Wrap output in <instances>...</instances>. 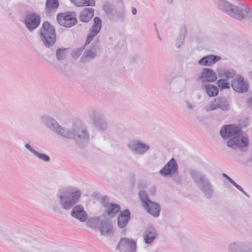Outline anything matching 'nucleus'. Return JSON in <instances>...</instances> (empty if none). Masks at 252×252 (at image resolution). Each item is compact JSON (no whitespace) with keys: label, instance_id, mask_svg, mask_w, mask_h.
I'll return each mask as SVG.
<instances>
[{"label":"nucleus","instance_id":"obj_1","mask_svg":"<svg viewBox=\"0 0 252 252\" xmlns=\"http://www.w3.org/2000/svg\"><path fill=\"white\" fill-rule=\"evenodd\" d=\"M39 37L43 45L54 51V45L57 41V34L55 27L48 21L44 22L39 31Z\"/></svg>","mask_w":252,"mask_h":252},{"label":"nucleus","instance_id":"obj_2","mask_svg":"<svg viewBox=\"0 0 252 252\" xmlns=\"http://www.w3.org/2000/svg\"><path fill=\"white\" fill-rule=\"evenodd\" d=\"M217 7L221 11L238 20L244 19L243 9L226 0H213Z\"/></svg>","mask_w":252,"mask_h":252},{"label":"nucleus","instance_id":"obj_3","mask_svg":"<svg viewBox=\"0 0 252 252\" xmlns=\"http://www.w3.org/2000/svg\"><path fill=\"white\" fill-rule=\"evenodd\" d=\"M56 19L59 25L65 28H71L78 23L75 11L59 13L57 15Z\"/></svg>","mask_w":252,"mask_h":252},{"label":"nucleus","instance_id":"obj_4","mask_svg":"<svg viewBox=\"0 0 252 252\" xmlns=\"http://www.w3.org/2000/svg\"><path fill=\"white\" fill-rule=\"evenodd\" d=\"M41 23L39 15L35 12L28 11L24 17V24L27 29L32 32L35 30Z\"/></svg>","mask_w":252,"mask_h":252},{"label":"nucleus","instance_id":"obj_5","mask_svg":"<svg viewBox=\"0 0 252 252\" xmlns=\"http://www.w3.org/2000/svg\"><path fill=\"white\" fill-rule=\"evenodd\" d=\"M80 192L78 189H74L71 192H63L60 195L62 202H63L65 198H67V201L63 203V207L65 209H68L75 203L77 200L80 197Z\"/></svg>","mask_w":252,"mask_h":252},{"label":"nucleus","instance_id":"obj_6","mask_svg":"<svg viewBox=\"0 0 252 252\" xmlns=\"http://www.w3.org/2000/svg\"><path fill=\"white\" fill-rule=\"evenodd\" d=\"M139 195L144 207L148 213L155 217L158 216L160 212L159 206L157 204L150 200L144 192H140Z\"/></svg>","mask_w":252,"mask_h":252},{"label":"nucleus","instance_id":"obj_7","mask_svg":"<svg viewBox=\"0 0 252 252\" xmlns=\"http://www.w3.org/2000/svg\"><path fill=\"white\" fill-rule=\"evenodd\" d=\"M249 143V141L248 137L241 133L237 136L228 140L227 144L230 148H238L241 150H244L248 146Z\"/></svg>","mask_w":252,"mask_h":252},{"label":"nucleus","instance_id":"obj_8","mask_svg":"<svg viewBox=\"0 0 252 252\" xmlns=\"http://www.w3.org/2000/svg\"><path fill=\"white\" fill-rule=\"evenodd\" d=\"M231 86L233 90L239 93H244L248 92L249 85L244 80V77L237 75L231 81Z\"/></svg>","mask_w":252,"mask_h":252},{"label":"nucleus","instance_id":"obj_9","mask_svg":"<svg viewBox=\"0 0 252 252\" xmlns=\"http://www.w3.org/2000/svg\"><path fill=\"white\" fill-rule=\"evenodd\" d=\"M241 133V129L238 126L234 125H226L220 130L221 136L225 139L234 138Z\"/></svg>","mask_w":252,"mask_h":252},{"label":"nucleus","instance_id":"obj_10","mask_svg":"<svg viewBox=\"0 0 252 252\" xmlns=\"http://www.w3.org/2000/svg\"><path fill=\"white\" fill-rule=\"evenodd\" d=\"M210 108V110H215L217 109H220L221 110H229L230 109V106L225 97L219 96L211 102Z\"/></svg>","mask_w":252,"mask_h":252},{"label":"nucleus","instance_id":"obj_11","mask_svg":"<svg viewBox=\"0 0 252 252\" xmlns=\"http://www.w3.org/2000/svg\"><path fill=\"white\" fill-rule=\"evenodd\" d=\"M199 79L202 80L203 83L208 84V82H214L217 79L216 72L212 69L205 68L202 70Z\"/></svg>","mask_w":252,"mask_h":252},{"label":"nucleus","instance_id":"obj_12","mask_svg":"<svg viewBox=\"0 0 252 252\" xmlns=\"http://www.w3.org/2000/svg\"><path fill=\"white\" fill-rule=\"evenodd\" d=\"M117 249L120 251L125 250L129 252H133L136 250V243L132 239L123 238L121 239Z\"/></svg>","mask_w":252,"mask_h":252},{"label":"nucleus","instance_id":"obj_13","mask_svg":"<svg viewBox=\"0 0 252 252\" xmlns=\"http://www.w3.org/2000/svg\"><path fill=\"white\" fill-rule=\"evenodd\" d=\"M221 58L215 55L204 56L198 61V64L202 66H211L220 61Z\"/></svg>","mask_w":252,"mask_h":252},{"label":"nucleus","instance_id":"obj_14","mask_svg":"<svg viewBox=\"0 0 252 252\" xmlns=\"http://www.w3.org/2000/svg\"><path fill=\"white\" fill-rule=\"evenodd\" d=\"M59 6L58 0H46L45 5V13L47 17L55 13Z\"/></svg>","mask_w":252,"mask_h":252},{"label":"nucleus","instance_id":"obj_15","mask_svg":"<svg viewBox=\"0 0 252 252\" xmlns=\"http://www.w3.org/2000/svg\"><path fill=\"white\" fill-rule=\"evenodd\" d=\"M94 11L92 8H84L79 13V20L83 23H89L94 15Z\"/></svg>","mask_w":252,"mask_h":252},{"label":"nucleus","instance_id":"obj_16","mask_svg":"<svg viewBox=\"0 0 252 252\" xmlns=\"http://www.w3.org/2000/svg\"><path fill=\"white\" fill-rule=\"evenodd\" d=\"M177 169V164L173 158H172L161 170L162 175H168L175 172Z\"/></svg>","mask_w":252,"mask_h":252},{"label":"nucleus","instance_id":"obj_17","mask_svg":"<svg viewBox=\"0 0 252 252\" xmlns=\"http://www.w3.org/2000/svg\"><path fill=\"white\" fill-rule=\"evenodd\" d=\"M71 215L81 221H84L87 219V215L81 206H75L72 209Z\"/></svg>","mask_w":252,"mask_h":252},{"label":"nucleus","instance_id":"obj_18","mask_svg":"<svg viewBox=\"0 0 252 252\" xmlns=\"http://www.w3.org/2000/svg\"><path fill=\"white\" fill-rule=\"evenodd\" d=\"M202 89H204L207 94L209 97L217 96L219 93V89L218 87L214 85L203 83L201 85Z\"/></svg>","mask_w":252,"mask_h":252},{"label":"nucleus","instance_id":"obj_19","mask_svg":"<svg viewBox=\"0 0 252 252\" xmlns=\"http://www.w3.org/2000/svg\"><path fill=\"white\" fill-rule=\"evenodd\" d=\"M219 77L220 78H225L224 79H233L236 75V71L233 69H227L224 68H220L217 70Z\"/></svg>","mask_w":252,"mask_h":252},{"label":"nucleus","instance_id":"obj_20","mask_svg":"<svg viewBox=\"0 0 252 252\" xmlns=\"http://www.w3.org/2000/svg\"><path fill=\"white\" fill-rule=\"evenodd\" d=\"M130 219V212L128 210L121 213L118 219V224L120 227H125Z\"/></svg>","mask_w":252,"mask_h":252},{"label":"nucleus","instance_id":"obj_21","mask_svg":"<svg viewBox=\"0 0 252 252\" xmlns=\"http://www.w3.org/2000/svg\"><path fill=\"white\" fill-rule=\"evenodd\" d=\"M96 55V53L92 50L88 49L85 51L83 55L80 58V62L82 63L89 62L91 60L94 59Z\"/></svg>","mask_w":252,"mask_h":252},{"label":"nucleus","instance_id":"obj_22","mask_svg":"<svg viewBox=\"0 0 252 252\" xmlns=\"http://www.w3.org/2000/svg\"><path fill=\"white\" fill-rule=\"evenodd\" d=\"M69 48L58 47L56 50V57L58 61H62L64 60L67 55Z\"/></svg>","mask_w":252,"mask_h":252},{"label":"nucleus","instance_id":"obj_23","mask_svg":"<svg viewBox=\"0 0 252 252\" xmlns=\"http://www.w3.org/2000/svg\"><path fill=\"white\" fill-rule=\"evenodd\" d=\"M186 34V25L183 24L182 25L179 35L176 39V46L178 48H180L181 45L183 43Z\"/></svg>","mask_w":252,"mask_h":252},{"label":"nucleus","instance_id":"obj_24","mask_svg":"<svg viewBox=\"0 0 252 252\" xmlns=\"http://www.w3.org/2000/svg\"><path fill=\"white\" fill-rule=\"evenodd\" d=\"M70 1L74 3L78 7L82 6H94L95 4V2L94 0H70Z\"/></svg>","mask_w":252,"mask_h":252},{"label":"nucleus","instance_id":"obj_25","mask_svg":"<svg viewBox=\"0 0 252 252\" xmlns=\"http://www.w3.org/2000/svg\"><path fill=\"white\" fill-rule=\"evenodd\" d=\"M102 22L101 19L98 17H95L93 20V25L90 28V31L92 32L99 33L101 28Z\"/></svg>","mask_w":252,"mask_h":252},{"label":"nucleus","instance_id":"obj_26","mask_svg":"<svg viewBox=\"0 0 252 252\" xmlns=\"http://www.w3.org/2000/svg\"><path fill=\"white\" fill-rule=\"evenodd\" d=\"M121 5L120 6L119 8L116 9L115 14L117 18L119 19L120 21L124 22L126 12L125 8L123 2V0H121Z\"/></svg>","mask_w":252,"mask_h":252},{"label":"nucleus","instance_id":"obj_27","mask_svg":"<svg viewBox=\"0 0 252 252\" xmlns=\"http://www.w3.org/2000/svg\"><path fill=\"white\" fill-rule=\"evenodd\" d=\"M155 237V230L152 228H149L148 229L145 233V241L147 244L151 243Z\"/></svg>","mask_w":252,"mask_h":252},{"label":"nucleus","instance_id":"obj_28","mask_svg":"<svg viewBox=\"0 0 252 252\" xmlns=\"http://www.w3.org/2000/svg\"><path fill=\"white\" fill-rule=\"evenodd\" d=\"M102 9L110 20H113L114 18L113 10L111 5L108 3L103 4Z\"/></svg>","mask_w":252,"mask_h":252},{"label":"nucleus","instance_id":"obj_29","mask_svg":"<svg viewBox=\"0 0 252 252\" xmlns=\"http://www.w3.org/2000/svg\"><path fill=\"white\" fill-rule=\"evenodd\" d=\"M217 84L220 90L229 89L231 86L227 80L222 78L218 80Z\"/></svg>","mask_w":252,"mask_h":252},{"label":"nucleus","instance_id":"obj_30","mask_svg":"<svg viewBox=\"0 0 252 252\" xmlns=\"http://www.w3.org/2000/svg\"><path fill=\"white\" fill-rule=\"evenodd\" d=\"M120 210V206L115 204H110L107 206V212L108 214L112 215L118 213Z\"/></svg>","mask_w":252,"mask_h":252},{"label":"nucleus","instance_id":"obj_31","mask_svg":"<svg viewBox=\"0 0 252 252\" xmlns=\"http://www.w3.org/2000/svg\"><path fill=\"white\" fill-rule=\"evenodd\" d=\"M85 48V47L84 46H82L79 48L73 50L71 53V57L74 59H77L81 55Z\"/></svg>","mask_w":252,"mask_h":252},{"label":"nucleus","instance_id":"obj_32","mask_svg":"<svg viewBox=\"0 0 252 252\" xmlns=\"http://www.w3.org/2000/svg\"><path fill=\"white\" fill-rule=\"evenodd\" d=\"M98 33L92 32L91 31H89V33L88 34L86 37L85 43L83 46H84L86 47L87 45L90 43V42L94 39V36H95Z\"/></svg>","mask_w":252,"mask_h":252},{"label":"nucleus","instance_id":"obj_33","mask_svg":"<svg viewBox=\"0 0 252 252\" xmlns=\"http://www.w3.org/2000/svg\"><path fill=\"white\" fill-rule=\"evenodd\" d=\"M244 17L247 14V18L248 21L252 22V11L249 8H246L243 10Z\"/></svg>","mask_w":252,"mask_h":252},{"label":"nucleus","instance_id":"obj_34","mask_svg":"<svg viewBox=\"0 0 252 252\" xmlns=\"http://www.w3.org/2000/svg\"><path fill=\"white\" fill-rule=\"evenodd\" d=\"M99 47V41L98 39H97L92 44L89 49L96 53V51L98 49Z\"/></svg>","mask_w":252,"mask_h":252},{"label":"nucleus","instance_id":"obj_35","mask_svg":"<svg viewBox=\"0 0 252 252\" xmlns=\"http://www.w3.org/2000/svg\"><path fill=\"white\" fill-rule=\"evenodd\" d=\"M136 148L139 152H143L147 150L149 147L147 145H143V144L138 143Z\"/></svg>","mask_w":252,"mask_h":252},{"label":"nucleus","instance_id":"obj_36","mask_svg":"<svg viewBox=\"0 0 252 252\" xmlns=\"http://www.w3.org/2000/svg\"><path fill=\"white\" fill-rule=\"evenodd\" d=\"M36 155L38 158L44 161H48L49 160V158L43 154L37 153Z\"/></svg>","mask_w":252,"mask_h":252},{"label":"nucleus","instance_id":"obj_37","mask_svg":"<svg viewBox=\"0 0 252 252\" xmlns=\"http://www.w3.org/2000/svg\"><path fill=\"white\" fill-rule=\"evenodd\" d=\"M140 57L138 56H134L131 59V62L132 63H137L140 60Z\"/></svg>","mask_w":252,"mask_h":252},{"label":"nucleus","instance_id":"obj_38","mask_svg":"<svg viewBox=\"0 0 252 252\" xmlns=\"http://www.w3.org/2000/svg\"><path fill=\"white\" fill-rule=\"evenodd\" d=\"M247 104L249 107L252 109V97H251L248 99Z\"/></svg>","mask_w":252,"mask_h":252},{"label":"nucleus","instance_id":"obj_39","mask_svg":"<svg viewBox=\"0 0 252 252\" xmlns=\"http://www.w3.org/2000/svg\"><path fill=\"white\" fill-rule=\"evenodd\" d=\"M131 13L133 15H135L137 13V9L134 7H131Z\"/></svg>","mask_w":252,"mask_h":252},{"label":"nucleus","instance_id":"obj_40","mask_svg":"<svg viewBox=\"0 0 252 252\" xmlns=\"http://www.w3.org/2000/svg\"><path fill=\"white\" fill-rule=\"evenodd\" d=\"M187 108L189 109H192L193 108V106L191 104L189 103V102H187Z\"/></svg>","mask_w":252,"mask_h":252},{"label":"nucleus","instance_id":"obj_41","mask_svg":"<svg viewBox=\"0 0 252 252\" xmlns=\"http://www.w3.org/2000/svg\"><path fill=\"white\" fill-rule=\"evenodd\" d=\"M105 228V227L103 228H102V227H101V229H100V231H101V234L102 235H104L105 234V232H104V230L103 229ZM107 229L106 230V231L107 232H108V229H109V228H106Z\"/></svg>","mask_w":252,"mask_h":252},{"label":"nucleus","instance_id":"obj_42","mask_svg":"<svg viewBox=\"0 0 252 252\" xmlns=\"http://www.w3.org/2000/svg\"><path fill=\"white\" fill-rule=\"evenodd\" d=\"M234 186L236 187L238 189H239L241 191L243 190L242 188L239 185H238L236 183L234 184Z\"/></svg>","mask_w":252,"mask_h":252},{"label":"nucleus","instance_id":"obj_43","mask_svg":"<svg viewBox=\"0 0 252 252\" xmlns=\"http://www.w3.org/2000/svg\"><path fill=\"white\" fill-rule=\"evenodd\" d=\"M227 179L231 183H232L233 185H234V184L235 183V182H234L230 178H229L228 176H227Z\"/></svg>","mask_w":252,"mask_h":252},{"label":"nucleus","instance_id":"obj_44","mask_svg":"<svg viewBox=\"0 0 252 252\" xmlns=\"http://www.w3.org/2000/svg\"><path fill=\"white\" fill-rule=\"evenodd\" d=\"M106 200V198L105 197H104L102 198V202L103 203V205L104 207H106V205H105V201Z\"/></svg>","mask_w":252,"mask_h":252},{"label":"nucleus","instance_id":"obj_45","mask_svg":"<svg viewBox=\"0 0 252 252\" xmlns=\"http://www.w3.org/2000/svg\"><path fill=\"white\" fill-rule=\"evenodd\" d=\"M248 76L252 80V71H250L248 73Z\"/></svg>","mask_w":252,"mask_h":252},{"label":"nucleus","instance_id":"obj_46","mask_svg":"<svg viewBox=\"0 0 252 252\" xmlns=\"http://www.w3.org/2000/svg\"><path fill=\"white\" fill-rule=\"evenodd\" d=\"M168 3L171 4L173 2V0H167Z\"/></svg>","mask_w":252,"mask_h":252},{"label":"nucleus","instance_id":"obj_47","mask_svg":"<svg viewBox=\"0 0 252 252\" xmlns=\"http://www.w3.org/2000/svg\"><path fill=\"white\" fill-rule=\"evenodd\" d=\"M156 30H157V32H158V29H157V28H156ZM158 36L159 39L160 40H161V39L160 36H159V33H158Z\"/></svg>","mask_w":252,"mask_h":252},{"label":"nucleus","instance_id":"obj_48","mask_svg":"<svg viewBox=\"0 0 252 252\" xmlns=\"http://www.w3.org/2000/svg\"><path fill=\"white\" fill-rule=\"evenodd\" d=\"M26 148H28V149H30V148H31V147H30V146L29 145L27 144V145H26Z\"/></svg>","mask_w":252,"mask_h":252},{"label":"nucleus","instance_id":"obj_49","mask_svg":"<svg viewBox=\"0 0 252 252\" xmlns=\"http://www.w3.org/2000/svg\"><path fill=\"white\" fill-rule=\"evenodd\" d=\"M223 176L224 177H225L227 179V176L226 174H223Z\"/></svg>","mask_w":252,"mask_h":252}]
</instances>
